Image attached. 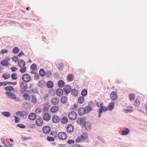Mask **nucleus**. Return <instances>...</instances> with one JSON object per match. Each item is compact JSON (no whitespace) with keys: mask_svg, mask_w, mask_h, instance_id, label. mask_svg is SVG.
I'll return each mask as SVG.
<instances>
[{"mask_svg":"<svg viewBox=\"0 0 147 147\" xmlns=\"http://www.w3.org/2000/svg\"><path fill=\"white\" fill-rule=\"evenodd\" d=\"M87 90L85 89H84L82 90L81 92V95L82 96H86L87 94Z\"/></svg>","mask_w":147,"mask_h":147,"instance_id":"40","label":"nucleus"},{"mask_svg":"<svg viewBox=\"0 0 147 147\" xmlns=\"http://www.w3.org/2000/svg\"><path fill=\"white\" fill-rule=\"evenodd\" d=\"M1 114L5 117H9L10 116V113L8 111H4L1 112Z\"/></svg>","mask_w":147,"mask_h":147,"instance_id":"36","label":"nucleus"},{"mask_svg":"<svg viewBox=\"0 0 147 147\" xmlns=\"http://www.w3.org/2000/svg\"><path fill=\"white\" fill-rule=\"evenodd\" d=\"M24 98L26 100H29L31 99L30 96L27 94H24L23 95Z\"/></svg>","mask_w":147,"mask_h":147,"instance_id":"38","label":"nucleus"},{"mask_svg":"<svg viewBox=\"0 0 147 147\" xmlns=\"http://www.w3.org/2000/svg\"><path fill=\"white\" fill-rule=\"evenodd\" d=\"M67 143L68 144H74V140H69L68 141Z\"/></svg>","mask_w":147,"mask_h":147,"instance_id":"61","label":"nucleus"},{"mask_svg":"<svg viewBox=\"0 0 147 147\" xmlns=\"http://www.w3.org/2000/svg\"><path fill=\"white\" fill-rule=\"evenodd\" d=\"M31 69L33 71H36L37 69V66L36 64L34 63L32 64L30 66Z\"/></svg>","mask_w":147,"mask_h":147,"instance_id":"37","label":"nucleus"},{"mask_svg":"<svg viewBox=\"0 0 147 147\" xmlns=\"http://www.w3.org/2000/svg\"><path fill=\"white\" fill-rule=\"evenodd\" d=\"M108 110L107 107L102 106L101 107L98 109L97 110V112L98 113V117L100 118L101 117V113L102 112H105Z\"/></svg>","mask_w":147,"mask_h":147,"instance_id":"2","label":"nucleus"},{"mask_svg":"<svg viewBox=\"0 0 147 147\" xmlns=\"http://www.w3.org/2000/svg\"><path fill=\"white\" fill-rule=\"evenodd\" d=\"M84 101V98L83 96H80L78 99V102L80 104L83 103Z\"/></svg>","mask_w":147,"mask_h":147,"instance_id":"39","label":"nucleus"},{"mask_svg":"<svg viewBox=\"0 0 147 147\" xmlns=\"http://www.w3.org/2000/svg\"><path fill=\"white\" fill-rule=\"evenodd\" d=\"M58 138L62 140H65L67 138V135L65 132H59L58 135Z\"/></svg>","mask_w":147,"mask_h":147,"instance_id":"5","label":"nucleus"},{"mask_svg":"<svg viewBox=\"0 0 147 147\" xmlns=\"http://www.w3.org/2000/svg\"><path fill=\"white\" fill-rule=\"evenodd\" d=\"M78 114L82 116L86 113L84 108L80 107L78 110Z\"/></svg>","mask_w":147,"mask_h":147,"instance_id":"18","label":"nucleus"},{"mask_svg":"<svg viewBox=\"0 0 147 147\" xmlns=\"http://www.w3.org/2000/svg\"><path fill=\"white\" fill-rule=\"evenodd\" d=\"M5 94L8 98L13 99H14L16 96V95L14 93L10 92H6Z\"/></svg>","mask_w":147,"mask_h":147,"instance_id":"8","label":"nucleus"},{"mask_svg":"<svg viewBox=\"0 0 147 147\" xmlns=\"http://www.w3.org/2000/svg\"><path fill=\"white\" fill-rule=\"evenodd\" d=\"M19 51V49L18 47H14L12 50V52L15 54L18 53Z\"/></svg>","mask_w":147,"mask_h":147,"instance_id":"41","label":"nucleus"},{"mask_svg":"<svg viewBox=\"0 0 147 147\" xmlns=\"http://www.w3.org/2000/svg\"><path fill=\"white\" fill-rule=\"evenodd\" d=\"M86 118L84 117H82L81 118H78L77 121L78 124H80L81 125L84 126L86 122Z\"/></svg>","mask_w":147,"mask_h":147,"instance_id":"6","label":"nucleus"},{"mask_svg":"<svg viewBox=\"0 0 147 147\" xmlns=\"http://www.w3.org/2000/svg\"><path fill=\"white\" fill-rule=\"evenodd\" d=\"M43 123V119L41 118H38L36 120V124L37 126H40Z\"/></svg>","mask_w":147,"mask_h":147,"instance_id":"12","label":"nucleus"},{"mask_svg":"<svg viewBox=\"0 0 147 147\" xmlns=\"http://www.w3.org/2000/svg\"><path fill=\"white\" fill-rule=\"evenodd\" d=\"M63 92L64 91L62 89L59 88L57 89L56 90V94L58 96H61L63 95Z\"/></svg>","mask_w":147,"mask_h":147,"instance_id":"15","label":"nucleus"},{"mask_svg":"<svg viewBox=\"0 0 147 147\" xmlns=\"http://www.w3.org/2000/svg\"><path fill=\"white\" fill-rule=\"evenodd\" d=\"M20 85L21 88L24 89V90L27 89L28 87L26 85V82H22L20 83Z\"/></svg>","mask_w":147,"mask_h":147,"instance_id":"22","label":"nucleus"},{"mask_svg":"<svg viewBox=\"0 0 147 147\" xmlns=\"http://www.w3.org/2000/svg\"><path fill=\"white\" fill-rule=\"evenodd\" d=\"M74 75L72 74H69L67 76V79L69 82H71L74 80Z\"/></svg>","mask_w":147,"mask_h":147,"instance_id":"32","label":"nucleus"},{"mask_svg":"<svg viewBox=\"0 0 147 147\" xmlns=\"http://www.w3.org/2000/svg\"><path fill=\"white\" fill-rule=\"evenodd\" d=\"M51 102L55 105H57L59 102V98L57 97H54L51 99Z\"/></svg>","mask_w":147,"mask_h":147,"instance_id":"16","label":"nucleus"},{"mask_svg":"<svg viewBox=\"0 0 147 147\" xmlns=\"http://www.w3.org/2000/svg\"><path fill=\"white\" fill-rule=\"evenodd\" d=\"M77 113L74 111L70 112L68 114L69 118L71 120L76 119L77 117Z\"/></svg>","mask_w":147,"mask_h":147,"instance_id":"3","label":"nucleus"},{"mask_svg":"<svg viewBox=\"0 0 147 147\" xmlns=\"http://www.w3.org/2000/svg\"><path fill=\"white\" fill-rule=\"evenodd\" d=\"M47 86L48 88H51L53 86V84L52 81H49L47 82Z\"/></svg>","mask_w":147,"mask_h":147,"instance_id":"33","label":"nucleus"},{"mask_svg":"<svg viewBox=\"0 0 147 147\" xmlns=\"http://www.w3.org/2000/svg\"><path fill=\"white\" fill-rule=\"evenodd\" d=\"M84 109L86 114L88 113L93 109L92 108L89 106H86Z\"/></svg>","mask_w":147,"mask_h":147,"instance_id":"23","label":"nucleus"},{"mask_svg":"<svg viewBox=\"0 0 147 147\" xmlns=\"http://www.w3.org/2000/svg\"><path fill=\"white\" fill-rule=\"evenodd\" d=\"M18 65L20 67H23L26 65L25 62L22 59H20L18 61Z\"/></svg>","mask_w":147,"mask_h":147,"instance_id":"19","label":"nucleus"},{"mask_svg":"<svg viewBox=\"0 0 147 147\" xmlns=\"http://www.w3.org/2000/svg\"><path fill=\"white\" fill-rule=\"evenodd\" d=\"M88 134L86 132H84L83 133V135L78 137L76 140L77 143H78L86 139L88 137Z\"/></svg>","mask_w":147,"mask_h":147,"instance_id":"1","label":"nucleus"},{"mask_svg":"<svg viewBox=\"0 0 147 147\" xmlns=\"http://www.w3.org/2000/svg\"><path fill=\"white\" fill-rule=\"evenodd\" d=\"M31 101L34 104H36L37 102V99L35 95H32L31 96Z\"/></svg>","mask_w":147,"mask_h":147,"instance_id":"30","label":"nucleus"},{"mask_svg":"<svg viewBox=\"0 0 147 147\" xmlns=\"http://www.w3.org/2000/svg\"><path fill=\"white\" fill-rule=\"evenodd\" d=\"M14 117H15V123H18L20 120V118L18 117H17L16 116H14Z\"/></svg>","mask_w":147,"mask_h":147,"instance_id":"59","label":"nucleus"},{"mask_svg":"<svg viewBox=\"0 0 147 147\" xmlns=\"http://www.w3.org/2000/svg\"><path fill=\"white\" fill-rule=\"evenodd\" d=\"M7 84H12L13 85H15L17 84V82H11L7 81Z\"/></svg>","mask_w":147,"mask_h":147,"instance_id":"62","label":"nucleus"},{"mask_svg":"<svg viewBox=\"0 0 147 147\" xmlns=\"http://www.w3.org/2000/svg\"><path fill=\"white\" fill-rule=\"evenodd\" d=\"M16 77L17 75L15 73H13L11 76L13 80H16L17 79V78Z\"/></svg>","mask_w":147,"mask_h":147,"instance_id":"49","label":"nucleus"},{"mask_svg":"<svg viewBox=\"0 0 147 147\" xmlns=\"http://www.w3.org/2000/svg\"><path fill=\"white\" fill-rule=\"evenodd\" d=\"M57 67L59 70H62L63 68V65L61 63L58 65Z\"/></svg>","mask_w":147,"mask_h":147,"instance_id":"46","label":"nucleus"},{"mask_svg":"<svg viewBox=\"0 0 147 147\" xmlns=\"http://www.w3.org/2000/svg\"><path fill=\"white\" fill-rule=\"evenodd\" d=\"M90 125L91 124L90 122L86 121L85 122L84 126L85 127L87 130H89L91 129Z\"/></svg>","mask_w":147,"mask_h":147,"instance_id":"24","label":"nucleus"},{"mask_svg":"<svg viewBox=\"0 0 147 147\" xmlns=\"http://www.w3.org/2000/svg\"><path fill=\"white\" fill-rule=\"evenodd\" d=\"M96 105L97 106L99 107H101L102 106H103L102 103L101 102H97Z\"/></svg>","mask_w":147,"mask_h":147,"instance_id":"53","label":"nucleus"},{"mask_svg":"<svg viewBox=\"0 0 147 147\" xmlns=\"http://www.w3.org/2000/svg\"><path fill=\"white\" fill-rule=\"evenodd\" d=\"M17 126L22 129H24L26 128V126L23 124H18L17 125Z\"/></svg>","mask_w":147,"mask_h":147,"instance_id":"50","label":"nucleus"},{"mask_svg":"<svg viewBox=\"0 0 147 147\" xmlns=\"http://www.w3.org/2000/svg\"><path fill=\"white\" fill-rule=\"evenodd\" d=\"M50 134L53 136L56 137L57 136V133L56 131H52L50 133Z\"/></svg>","mask_w":147,"mask_h":147,"instance_id":"57","label":"nucleus"},{"mask_svg":"<svg viewBox=\"0 0 147 147\" xmlns=\"http://www.w3.org/2000/svg\"><path fill=\"white\" fill-rule=\"evenodd\" d=\"M11 69L12 72H14L17 70L18 69L16 67H11Z\"/></svg>","mask_w":147,"mask_h":147,"instance_id":"60","label":"nucleus"},{"mask_svg":"<svg viewBox=\"0 0 147 147\" xmlns=\"http://www.w3.org/2000/svg\"><path fill=\"white\" fill-rule=\"evenodd\" d=\"M68 98H67L65 96H63L61 98V102L65 104L67 102Z\"/></svg>","mask_w":147,"mask_h":147,"instance_id":"28","label":"nucleus"},{"mask_svg":"<svg viewBox=\"0 0 147 147\" xmlns=\"http://www.w3.org/2000/svg\"><path fill=\"white\" fill-rule=\"evenodd\" d=\"M129 99L130 100H134L135 98V95L133 94H130L129 95Z\"/></svg>","mask_w":147,"mask_h":147,"instance_id":"44","label":"nucleus"},{"mask_svg":"<svg viewBox=\"0 0 147 147\" xmlns=\"http://www.w3.org/2000/svg\"><path fill=\"white\" fill-rule=\"evenodd\" d=\"M63 91L65 92L64 94L66 95H67L71 91V87L69 85H66L64 86L63 88Z\"/></svg>","mask_w":147,"mask_h":147,"instance_id":"4","label":"nucleus"},{"mask_svg":"<svg viewBox=\"0 0 147 147\" xmlns=\"http://www.w3.org/2000/svg\"><path fill=\"white\" fill-rule=\"evenodd\" d=\"M62 122L63 123H67L68 122V119L67 117L64 116L61 119Z\"/></svg>","mask_w":147,"mask_h":147,"instance_id":"43","label":"nucleus"},{"mask_svg":"<svg viewBox=\"0 0 147 147\" xmlns=\"http://www.w3.org/2000/svg\"><path fill=\"white\" fill-rule=\"evenodd\" d=\"M30 92L32 94L38 93L39 92V90L36 87L33 88L29 90Z\"/></svg>","mask_w":147,"mask_h":147,"instance_id":"20","label":"nucleus"},{"mask_svg":"<svg viewBox=\"0 0 147 147\" xmlns=\"http://www.w3.org/2000/svg\"><path fill=\"white\" fill-rule=\"evenodd\" d=\"M23 68H21L20 69V71L22 73H23L26 71V67H24Z\"/></svg>","mask_w":147,"mask_h":147,"instance_id":"48","label":"nucleus"},{"mask_svg":"<svg viewBox=\"0 0 147 147\" xmlns=\"http://www.w3.org/2000/svg\"><path fill=\"white\" fill-rule=\"evenodd\" d=\"M130 131V130L128 128H125L122 131V135H127Z\"/></svg>","mask_w":147,"mask_h":147,"instance_id":"21","label":"nucleus"},{"mask_svg":"<svg viewBox=\"0 0 147 147\" xmlns=\"http://www.w3.org/2000/svg\"><path fill=\"white\" fill-rule=\"evenodd\" d=\"M74 128L73 126L71 124H69L67 127V131L69 133H72L74 131Z\"/></svg>","mask_w":147,"mask_h":147,"instance_id":"17","label":"nucleus"},{"mask_svg":"<svg viewBox=\"0 0 147 147\" xmlns=\"http://www.w3.org/2000/svg\"><path fill=\"white\" fill-rule=\"evenodd\" d=\"M51 118V115L48 113H46L44 114L43 117V119L46 121H49Z\"/></svg>","mask_w":147,"mask_h":147,"instance_id":"14","label":"nucleus"},{"mask_svg":"<svg viewBox=\"0 0 147 147\" xmlns=\"http://www.w3.org/2000/svg\"><path fill=\"white\" fill-rule=\"evenodd\" d=\"M58 86L60 88L63 87L65 85V83L63 80H60L58 82Z\"/></svg>","mask_w":147,"mask_h":147,"instance_id":"29","label":"nucleus"},{"mask_svg":"<svg viewBox=\"0 0 147 147\" xmlns=\"http://www.w3.org/2000/svg\"><path fill=\"white\" fill-rule=\"evenodd\" d=\"M5 89L7 91H13L14 90V88L11 86H9L5 87Z\"/></svg>","mask_w":147,"mask_h":147,"instance_id":"34","label":"nucleus"},{"mask_svg":"<svg viewBox=\"0 0 147 147\" xmlns=\"http://www.w3.org/2000/svg\"><path fill=\"white\" fill-rule=\"evenodd\" d=\"M7 52V50L6 49H2L1 52V53L4 54L5 53H6Z\"/></svg>","mask_w":147,"mask_h":147,"instance_id":"64","label":"nucleus"},{"mask_svg":"<svg viewBox=\"0 0 147 147\" xmlns=\"http://www.w3.org/2000/svg\"><path fill=\"white\" fill-rule=\"evenodd\" d=\"M39 74L40 76L43 77L45 76V72L43 69H40L39 71Z\"/></svg>","mask_w":147,"mask_h":147,"instance_id":"42","label":"nucleus"},{"mask_svg":"<svg viewBox=\"0 0 147 147\" xmlns=\"http://www.w3.org/2000/svg\"><path fill=\"white\" fill-rule=\"evenodd\" d=\"M123 112H124L126 113H131L133 112V111L131 109H125L124 110Z\"/></svg>","mask_w":147,"mask_h":147,"instance_id":"58","label":"nucleus"},{"mask_svg":"<svg viewBox=\"0 0 147 147\" xmlns=\"http://www.w3.org/2000/svg\"><path fill=\"white\" fill-rule=\"evenodd\" d=\"M41 111V110L40 108H37L36 109L35 112L36 113L39 114L40 113Z\"/></svg>","mask_w":147,"mask_h":147,"instance_id":"63","label":"nucleus"},{"mask_svg":"<svg viewBox=\"0 0 147 147\" xmlns=\"http://www.w3.org/2000/svg\"><path fill=\"white\" fill-rule=\"evenodd\" d=\"M12 59L13 60V61L15 62H17V61L18 60V58L17 56H15L13 57Z\"/></svg>","mask_w":147,"mask_h":147,"instance_id":"56","label":"nucleus"},{"mask_svg":"<svg viewBox=\"0 0 147 147\" xmlns=\"http://www.w3.org/2000/svg\"><path fill=\"white\" fill-rule=\"evenodd\" d=\"M140 104V102L139 100H136L134 105L135 106H138Z\"/></svg>","mask_w":147,"mask_h":147,"instance_id":"54","label":"nucleus"},{"mask_svg":"<svg viewBox=\"0 0 147 147\" xmlns=\"http://www.w3.org/2000/svg\"><path fill=\"white\" fill-rule=\"evenodd\" d=\"M52 121L54 123H57L59 122L60 120V118L57 115H54L52 119Z\"/></svg>","mask_w":147,"mask_h":147,"instance_id":"9","label":"nucleus"},{"mask_svg":"<svg viewBox=\"0 0 147 147\" xmlns=\"http://www.w3.org/2000/svg\"><path fill=\"white\" fill-rule=\"evenodd\" d=\"M38 86L40 88H42L45 86V83L43 80H41L38 83Z\"/></svg>","mask_w":147,"mask_h":147,"instance_id":"31","label":"nucleus"},{"mask_svg":"<svg viewBox=\"0 0 147 147\" xmlns=\"http://www.w3.org/2000/svg\"><path fill=\"white\" fill-rule=\"evenodd\" d=\"M111 99L113 100H115L117 98V94L115 92H112L110 95Z\"/></svg>","mask_w":147,"mask_h":147,"instance_id":"10","label":"nucleus"},{"mask_svg":"<svg viewBox=\"0 0 147 147\" xmlns=\"http://www.w3.org/2000/svg\"><path fill=\"white\" fill-rule=\"evenodd\" d=\"M47 139V140L49 141H53L55 140L54 138L50 136H48Z\"/></svg>","mask_w":147,"mask_h":147,"instance_id":"51","label":"nucleus"},{"mask_svg":"<svg viewBox=\"0 0 147 147\" xmlns=\"http://www.w3.org/2000/svg\"><path fill=\"white\" fill-rule=\"evenodd\" d=\"M1 65L4 66H7L9 65V63L5 59L2 60L1 62Z\"/></svg>","mask_w":147,"mask_h":147,"instance_id":"35","label":"nucleus"},{"mask_svg":"<svg viewBox=\"0 0 147 147\" xmlns=\"http://www.w3.org/2000/svg\"><path fill=\"white\" fill-rule=\"evenodd\" d=\"M51 130V128L48 126H45L43 127L42 129L43 131L45 134H47L49 133Z\"/></svg>","mask_w":147,"mask_h":147,"instance_id":"11","label":"nucleus"},{"mask_svg":"<svg viewBox=\"0 0 147 147\" xmlns=\"http://www.w3.org/2000/svg\"><path fill=\"white\" fill-rule=\"evenodd\" d=\"M2 77L4 79H7L10 78V75L9 74H3L2 76Z\"/></svg>","mask_w":147,"mask_h":147,"instance_id":"45","label":"nucleus"},{"mask_svg":"<svg viewBox=\"0 0 147 147\" xmlns=\"http://www.w3.org/2000/svg\"><path fill=\"white\" fill-rule=\"evenodd\" d=\"M59 109V107L57 106H55L52 107L51 109V111L53 113H55L57 112Z\"/></svg>","mask_w":147,"mask_h":147,"instance_id":"27","label":"nucleus"},{"mask_svg":"<svg viewBox=\"0 0 147 147\" xmlns=\"http://www.w3.org/2000/svg\"><path fill=\"white\" fill-rule=\"evenodd\" d=\"M78 109V105L76 104H75L74 105L73 107L72 108V109L74 111H75L77 110V109Z\"/></svg>","mask_w":147,"mask_h":147,"instance_id":"52","label":"nucleus"},{"mask_svg":"<svg viewBox=\"0 0 147 147\" xmlns=\"http://www.w3.org/2000/svg\"><path fill=\"white\" fill-rule=\"evenodd\" d=\"M29 119L32 120H34L36 118V115L34 113H30L29 115Z\"/></svg>","mask_w":147,"mask_h":147,"instance_id":"13","label":"nucleus"},{"mask_svg":"<svg viewBox=\"0 0 147 147\" xmlns=\"http://www.w3.org/2000/svg\"><path fill=\"white\" fill-rule=\"evenodd\" d=\"M114 102H111L108 105L107 108L109 111H111L114 109Z\"/></svg>","mask_w":147,"mask_h":147,"instance_id":"26","label":"nucleus"},{"mask_svg":"<svg viewBox=\"0 0 147 147\" xmlns=\"http://www.w3.org/2000/svg\"><path fill=\"white\" fill-rule=\"evenodd\" d=\"M31 79L30 76L28 74H24L22 77L23 80L25 82H28L30 81Z\"/></svg>","mask_w":147,"mask_h":147,"instance_id":"7","label":"nucleus"},{"mask_svg":"<svg viewBox=\"0 0 147 147\" xmlns=\"http://www.w3.org/2000/svg\"><path fill=\"white\" fill-rule=\"evenodd\" d=\"M71 94L75 97H76L78 96V90L75 89H73L71 90Z\"/></svg>","mask_w":147,"mask_h":147,"instance_id":"25","label":"nucleus"},{"mask_svg":"<svg viewBox=\"0 0 147 147\" xmlns=\"http://www.w3.org/2000/svg\"><path fill=\"white\" fill-rule=\"evenodd\" d=\"M45 75L47 77H50L51 76V73L50 71H47L45 72Z\"/></svg>","mask_w":147,"mask_h":147,"instance_id":"47","label":"nucleus"},{"mask_svg":"<svg viewBox=\"0 0 147 147\" xmlns=\"http://www.w3.org/2000/svg\"><path fill=\"white\" fill-rule=\"evenodd\" d=\"M97 138L100 141L102 142L105 143V141L104 139L102 137L100 136H97Z\"/></svg>","mask_w":147,"mask_h":147,"instance_id":"55","label":"nucleus"}]
</instances>
